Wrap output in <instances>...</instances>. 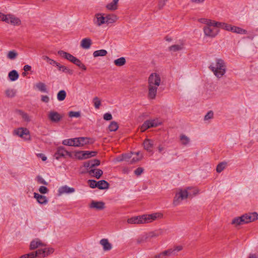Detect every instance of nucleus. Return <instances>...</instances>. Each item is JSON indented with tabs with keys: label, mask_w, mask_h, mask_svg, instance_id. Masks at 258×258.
Wrapping results in <instances>:
<instances>
[{
	"label": "nucleus",
	"mask_w": 258,
	"mask_h": 258,
	"mask_svg": "<svg viewBox=\"0 0 258 258\" xmlns=\"http://www.w3.org/2000/svg\"><path fill=\"white\" fill-rule=\"evenodd\" d=\"M163 214L160 213H154L151 214H144L141 216H135L127 219L128 224H141L151 223L158 219H161Z\"/></svg>",
	"instance_id": "obj_1"
},
{
	"label": "nucleus",
	"mask_w": 258,
	"mask_h": 258,
	"mask_svg": "<svg viewBox=\"0 0 258 258\" xmlns=\"http://www.w3.org/2000/svg\"><path fill=\"white\" fill-rule=\"evenodd\" d=\"M214 75L218 79L221 78L226 73V65L223 59L216 58L214 62L209 67Z\"/></svg>",
	"instance_id": "obj_2"
},
{
	"label": "nucleus",
	"mask_w": 258,
	"mask_h": 258,
	"mask_svg": "<svg viewBox=\"0 0 258 258\" xmlns=\"http://www.w3.org/2000/svg\"><path fill=\"white\" fill-rule=\"evenodd\" d=\"M161 124L158 119L147 120L145 121L140 127L142 132H145L150 127H156Z\"/></svg>",
	"instance_id": "obj_3"
},
{
	"label": "nucleus",
	"mask_w": 258,
	"mask_h": 258,
	"mask_svg": "<svg viewBox=\"0 0 258 258\" xmlns=\"http://www.w3.org/2000/svg\"><path fill=\"white\" fill-rule=\"evenodd\" d=\"M188 197V192L187 190H180L179 192L176 194L174 198L173 204L174 206H177L184 199H186Z\"/></svg>",
	"instance_id": "obj_4"
},
{
	"label": "nucleus",
	"mask_w": 258,
	"mask_h": 258,
	"mask_svg": "<svg viewBox=\"0 0 258 258\" xmlns=\"http://www.w3.org/2000/svg\"><path fill=\"white\" fill-rule=\"evenodd\" d=\"M204 34L210 37H215L219 33V30L213 25H206L204 28Z\"/></svg>",
	"instance_id": "obj_5"
},
{
	"label": "nucleus",
	"mask_w": 258,
	"mask_h": 258,
	"mask_svg": "<svg viewBox=\"0 0 258 258\" xmlns=\"http://www.w3.org/2000/svg\"><path fill=\"white\" fill-rule=\"evenodd\" d=\"M6 20L5 22L8 24H10L14 26H19L21 24V20L14 15L12 14H7L6 15Z\"/></svg>",
	"instance_id": "obj_6"
},
{
	"label": "nucleus",
	"mask_w": 258,
	"mask_h": 258,
	"mask_svg": "<svg viewBox=\"0 0 258 258\" xmlns=\"http://www.w3.org/2000/svg\"><path fill=\"white\" fill-rule=\"evenodd\" d=\"M148 83L154 86H159L161 83L159 75L156 73H152L149 77Z\"/></svg>",
	"instance_id": "obj_7"
},
{
	"label": "nucleus",
	"mask_w": 258,
	"mask_h": 258,
	"mask_svg": "<svg viewBox=\"0 0 258 258\" xmlns=\"http://www.w3.org/2000/svg\"><path fill=\"white\" fill-rule=\"evenodd\" d=\"M104 15V14L102 13H97L95 15L93 23L96 26L99 27L104 24H106L105 17Z\"/></svg>",
	"instance_id": "obj_8"
},
{
	"label": "nucleus",
	"mask_w": 258,
	"mask_h": 258,
	"mask_svg": "<svg viewBox=\"0 0 258 258\" xmlns=\"http://www.w3.org/2000/svg\"><path fill=\"white\" fill-rule=\"evenodd\" d=\"M244 224L248 223L258 219V214L256 212L245 214L242 216Z\"/></svg>",
	"instance_id": "obj_9"
},
{
	"label": "nucleus",
	"mask_w": 258,
	"mask_h": 258,
	"mask_svg": "<svg viewBox=\"0 0 258 258\" xmlns=\"http://www.w3.org/2000/svg\"><path fill=\"white\" fill-rule=\"evenodd\" d=\"M66 155L72 157L70 152L65 150L63 147L60 146L57 148V151L54 154V157L57 160H58L60 157H64Z\"/></svg>",
	"instance_id": "obj_10"
},
{
	"label": "nucleus",
	"mask_w": 258,
	"mask_h": 258,
	"mask_svg": "<svg viewBox=\"0 0 258 258\" xmlns=\"http://www.w3.org/2000/svg\"><path fill=\"white\" fill-rule=\"evenodd\" d=\"M14 133L22 138L29 139V131L26 128L21 127L14 131Z\"/></svg>",
	"instance_id": "obj_11"
},
{
	"label": "nucleus",
	"mask_w": 258,
	"mask_h": 258,
	"mask_svg": "<svg viewBox=\"0 0 258 258\" xmlns=\"http://www.w3.org/2000/svg\"><path fill=\"white\" fill-rule=\"evenodd\" d=\"M62 116L57 112L50 111L48 114V118L53 122H58L61 119Z\"/></svg>",
	"instance_id": "obj_12"
},
{
	"label": "nucleus",
	"mask_w": 258,
	"mask_h": 258,
	"mask_svg": "<svg viewBox=\"0 0 258 258\" xmlns=\"http://www.w3.org/2000/svg\"><path fill=\"white\" fill-rule=\"evenodd\" d=\"M158 86H154L152 84H148V98L150 99H154L155 98L157 94V90Z\"/></svg>",
	"instance_id": "obj_13"
},
{
	"label": "nucleus",
	"mask_w": 258,
	"mask_h": 258,
	"mask_svg": "<svg viewBox=\"0 0 258 258\" xmlns=\"http://www.w3.org/2000/svg\"><path fill=\"white\" fill-rule=\"evenodd\" d=\"M89 207L91 209H95L97 210H102L105 209V203L103 202H97L95 201H92Z\"/></svg>",
	"instance_id": "obj_14"
},
{
	"label": "nucleus",
	"mask_w": 258,
	"mask_h": 258,
	"mask_svg": "<svg viewBox=\"0 0 258 258\" xmlns=\"http://www.w3.org/2000/svg\"><path fill=\"white\" fill-rule=\"evenodd\" d=\"M92 44V41L91 38L89 37L83 39L80 43L81 47L85 49H88L90 48Z\"/></svg>",
	"instance_id": "obj_15"
},
{
	"label": "nucleus",
	"mask_w": 258,
	"mask_h": 258,
	"mask_svg": "<svg viewBox=\"0 0 258 258\" xmlns=\"http://www.w3.org/2000/svg\"><path fill=\"white\" fill-rule=\"evenodd\" d=\"M58 195H61L64 194H70L75 191V189L73 187H70L67 185L62 186L58 189Z\"/></svg>",
	"instance_id": "obj_16"
},
{
	"label": "nucleus",
	"mask_w": 258,
	"mask_h": 258,
	"mask_svg": "<svg viewBox=\"0 0 258 258\" xmlns=\"http://www.w3.org/2000/svg\"><path fill=\"white\" fill-rule=\"evenodd\" d=\"M58 54L62 56V57L67 59V60H69L71 62L73 63L74 62V60L76 58V57L74 56L71 54L68 53L67 52H65L62 50H59L58 51Z\"/></svg>",
	"instance_id": "obj_17"
},
{
	"label": "nucleus",
	"mask_w": 258,
	"mask_h": 258,
	"mask_svg": "<svg viewBox=\"0 0 258 258\" xmlns=\"http://www.w3.org/2000/svg\"><path fill=\"white\" fill-rule=\"evenodd\" d=\"M144 149L147 151L150 152L152 151L153 147V141L150 139H146L143 142Z\"/></svg>",
	"instance_id": "obj_18"
},
{
	"label": "nucleus",
	"mask_w": 258,
	"mask_h": 258,
	"mask_svg": "<svg viewBox=\"0 0 258 258\" xmlns=\"http://www.w3.org/2000/svg\"><path fill=\"white\" fill-rule=\"evenodd\" d=\"M34 197L40 204H46L48 202L47 198L45 196L39 195V194L35 192L34 194Z\"/></svg>",
	"instance_id": "obj_19"
},
{
	"label": "nucleus",
	"mask_w": 258,
	"mask_h": 258,
	"mask_svg": "<svg viewBox=\"0 0 258 258\" xmlns=\"http://www.w3.org/2000/svg\"><path fill=\"white\" fill-rule=\"evenodd\" d=\"M90 175L99 179L103 174V171L100 169H91L88 171Z\"/></svg>",
	"instance_id": "obj_20"
},
{
	"label": "nucleus",
	"mask_w": 258,
	"mask_h": 258,
	"mask_svg": "<svg viewBox=\"0 0 258 258\" xmlns=\"http://www.w3.org/2000/svg\"><path fill=\"white\" fill-rule=\"evenodd\" d=\"M44 244L39 240L36 239L32 241L30 245V249L31 250H34L39 247V246H43Z\"/></svg>",
	"instance_id": "obj_21"
},
{
	"label": "nucleus",
	"mask_w": 258,
	"mask_h": 258,
	"mask_svg": "<svg viewBox=\"0 0 258 258\" xmlns=\"http://www.w3.org/2000/svg\"><path fill=\"white\" fill-rule=\"evenodd\" d=\"M100 243L102 245L104 251H108L111 249L112 245L109 242L107 239H102L100 240Z\"/></svg>",
	"instance_id": "obj_22"
},
{
	"label": "nucleus",
	"mask_w": 258,
	"mask_h": 258,
	"mask_svg": "<svg viewBox=\"0 0 258 258\" xmlns=\"http://www.w3.org/2000/svg\"><path fill=\"white\" fill-rule=\"evenodd\" d=\"M118 19L116 15L111 14H108L105 16V22L106 24L113 23Z\"/></svg>",
	"instance_id": "obj_23"
},
{
	"label": "nucleus",
	"mask_w": 258,
	"mask_h": 258,
	"mask_svg": "<svg viewBox=\"0 0 258 258\" xmlns=\"http://www.w3.org/2000/svg\"><path fill=\"white\" fill-rule=\"evenodd\" d=\"M173 250H166L163 251L162 252L158 254L155 255L154 257L151 258H165L166 256H170Z\"/></svg>",
	"instance_id": "obj_24"
},
{
	"label": "nucleus",
	"mask_w": 258,
	"mask_h": 258,
	"mask_svg": "<svg viewBox=\"0 0 258 258\" xmlns=\"http://www.w3.org/2000/svg\"><path fill=\"white\" fill-rule=\"evenodd\" d=\"M36 88L40 92L48 93L46 85L42 82H38L35 85Z\"/></svg>",
	"instance_id": "obj_25"
},
{
	"label": "nucleus",
	"mask_w": 258,
	"mask_h": 258,
	"mask_svg": "<svg viewBox=\"0 0 258 258\" xmlns=\"http://www.w3.org/2000/svg\"><path fill=\"white\" fill-rule=\"evenodd\" d=\"M109 183L104 180L97 181V188L100 189H107L109 187Z\"/></svg>",
	"instance_id": "obj_26"
},
{
	"label": "nucleus",
	"mask_w": 258,
	"mask_h": 258,
	"mask_svg": "<svg viewBox=\"0 0 258 258\" xmlns=\"http://www.w3.org/2000/svg\"><path fill=\"white\" fill-rule=\"evenodd\" d=\"M147 233L148 234V237H149L150 239L151 238L157 237L160 235H161L163 234V231L162 229H159L158 230L151 231Z\"/></svg>",
	"instance_id": "obj_27"
},
{
	"label": "nucleus",
	"mask_w": 258,
	"mask_h": 258,
	"mask_svg": "<svg viewBox=\"0 0 258 258\" xmlns=\"http://www.w3.org/2000/svg\"><path fill=\"white\" fill-rule=\"evenodd\" d=\"M97 152L96 151H84L80 159H88L92 157H94L96 155Z\"/></svg>",
	"instance_id": "obj_28"
},
{
	"label": "nucleus",
	"mask_w": 258,
	"mask_h": 258,
	"mask_svg": "<svg viewBox=\"0 0 258 258\" xmlns=\"http://www.w3.org/2000/svg\"><path fill=\"white\" fill-rule=\"evenodd\" d=\"M150 240L149 237H148V233H145L137 239V242L138 244H141L144 242H146Z\"/></svg>",
	"instance_id": "obj_29"
},
{
	"label": "nucleus",
	"mask_w": 258,
	"mask_h": 258,
	"mask_svg": "<svg viewBox=\"0 0 258 258\" xmlns=\"http://www.w3.org/2000/svg\"><path fill=\"white\" fill-rule=\"evenodd\" d=\"M133 155V153L122 154L121 158L118 159L117 160L118 161H125L130 163L131 159Z\"/></svg>",
	"instance_id": "obj_30"
},
{
	"label": "nucleus",
	"mask_w": 258,
	"mask_h": 258,
	"mask_svg": "<svg viewBox=\"0 0 258 258\" xmlns=\"http://www.w3.org/2000/svg\"><path fill=\"white\" fill-rule=\"evenodd\" d=\"M232 32H234L237 34H246V30L243 29L240 27L232 26L231 31Z\"/></svg>",
	"instance_id": "obj_31"
},
{
	"label": "nucleus",
	"mask_w": 258,
	"mask_h": 258,
	"mask_svg": "<svg viewBox=\"0 0 258 258\" xmlns=\"http://www.w3.org/2000/svg\"><path fill=\"white\" fill-rule=\"evenodd\" d=\"M56 66L57 67L58 70L60 71L68 73L70 75H72L73 74V70L69 69L66 66L60 65L59 63L57 64Z\"/></svg>",
	"instance_id": "obj_32"
},
{
	"label": "nucleus",
	"mask_w": 258,
	"mask_h": 258,
	"mask_svg": "<svg viewBox=\"0 0 258 258\" xmlns=\"http://www.w3.org/2000/svg\"><path fill=\"white\" fill-rule=\"evenodd\" d=\"M8 76L11 81H15L18 79L19 74L16 70H13L9 73Z\"/></svg>",
	"instance_id": "obj_33"
},
{
	"label": "nucleus",
	"mask_w": 258,
	"mask_h": 258,
	"mask_svg": "<svg viewBox=\"0 0 258 258\" xmlns=\"http://www.w3.org/2000/svg\"><path fill=\"white\" fill-rule=\"evenodd\" d=\"M107 54V51L105 49H100L95 51L93 55L94 57H97L98 56H106Z\"/></svg>",
	"instance_id": "obj_34"
},
{
	"label": "nucleus",
	"mask_w": 258,
	"mask_h": 258,
	"mask_svg": "<svg viewBox=\"0 0 258 258\" xmlns=\"http://www.w3.org/2000/svg\"><path fill=\"white\" fill-rule=\"evenodd\" d=\"M126 63L125 58L124 57H121L114 60V63L116 66L121 67Z\"/></svg>",
	"instance_id": "obj_35"
},
{
	"label": "nucleus",
	"mask_w": 258,
	"mask_h": 258,
	"mask_svg": "<svg viewBox=\"0 0 258 258\" xmlns=\"http://www.w3.org/2000/svg\"><path fill=\"white\" fill-rule=\"evenodd\" d=\"M81 146H83L89 144H93L94 141L89 138L80 137Z\"/></svg>",
	"instance_id": "obj_36"
},
{
	"label": "nucleus",
	"mask_w": 258,
	"mask_h": 258,
	"mask_svg": "<svg viewBox=\"0 0 258 258\" xmlns=\"http://www.w3.org/2000/svg\"><path fill=\"white\" fill-rule=\"evenodd\" d=\"M106 8L109 11H114L118 9V4L113 1L106 6Z\"/></svg>",
	"instance_id": "obj_37"
},
{
	"label": "nucleus",
	"mask_w": 258,
	"mask_h": 258,
	"mask_svg": "<svg viewBox=\"0 0 258 258\" xmlns=\"http://www.w3.org/2000/svg\"><path fill=\"white\" fill-rule=\"evenodd\" d=\"M73 63L76 64V66H78L80 69H82L83 70L86 71L87 69L86 66L81 61L80 59H79L77 57L75 59V60H74V62H73Z\"/></svg>",
	"instance_id": "obj_38"
},
{
	"label": "nucleus",
	"mask_w": 258,
	"mask_h": 258,
	"mask_svg": "<svg viewBox=\"0 0 258 258\" xmlns=\"http://www.w3.org/2000/svg\"><path fill=\"white\" fill-rule=\"evenodd\" d=\"M139 156V153H136V154H134V155L132 156L131 161H130V164H134L137 162H138L139 160H141L142 158V156L140 157Z\"/></svg>",
	"instance_id": "obj_39"
},
{
	"label": "nucleus",
	"mask_w": 258,
	"mask_h": 258,
	"mask_svg": "<svg viewBox=\"0 0 258 258\" xmlns=\"http://www.w3.org/2000/svg\"><path fill=\"white\" fill-rule=\"evenodd\" d=\"M183 48V44H175L169 47V49L170 51L175 52L180 50Z\"/></svg>",
	"instance_id": "obj_40"
},
{
	"label": "nucleus",
	"mask_w": 258,
	"mask_h": 258,
	"mask_svg": "<svg viewBox=\"0 0 258 258\" xmlns=\"http://www.w3.org/2000/svg\"><path fill=\"white\" fill-rule=\"evenodd\" d=\"M232 224L236 225H239L244 224V220L242 218V216L234 218L232 221Z\"/></svg>",
	"instance_id": "obj_41"
},
{
	"label": "nucleus",
	"mask_w": 258,
	"mask_h": 258,
	"mask_svg": "<svg viewBox=\"0 0 258 258\" xmlns=\"http://www.w3.org/2000/svg\"><path fill=\"white\" fill-rule=\"evenodd\" d=\"M66 97V92L64 90H61L57 94V98L59 101H63Z\"/></svg>",
	"instance_id": "obj_42"
},
{
	"label": "nucleus",
	"mask_w": 258,
	"mask_h": 258,
	"mask_svg": "<svg viewBox=\"0 0 258 258\" xmlns=\"http://www.w3.org/2000/svg\"><path fill=\"white\" fill-rule=\"evenodd\" d=\"M118 128V125L117 123L115 121L111 122L110 124L108 126V128L111 132L116 131Z\"/></svg>",
	"instance_id": "obj_43"
},
{
	"label": "nucleus",
	"mask_w": 258,
	"mask_h": 258,
	"mask_svg": "<svg viewBox=\"0 0 258 258\" xmlns=\"http://www.w3.org/2000/svg\"><path fill=\"white\" fill-rule=\"evenodd\" d=\"M226 163L221 162L218 164L216 168V171L218 173L221 172L226 167Z\"/></svg>",
	"instance_id": "obj_44"
},
{
	"label": "nucleus",
	"mask_w": 258,
	"mask_h": 258,
	"mask_svg": "<svg viewBox=\"0 0 258 258\" xmlns=\"http://www.w3.org/2000/svg\"><path fill=\"white\" fill-rule=\"evenodd\" d=\"M180 140L183 145H186L189 142V139L184 135H181L180 136Z\"/></svg>",
	"instance_id": "obj_45"
},
{
	"label": "nucleus",
	"mask_w": 258,
	"mask_h": 258,
	"mask_svg": "<svg viewBox=\"0 0 258 258\" xmlns=\"http://www.w3.org/2000/svg\"><path fill=\"white\" fill-rule=\"evenodd\" d=\"M17 56L18 53L15 50L10 51L7 54V57L10 59H14Z\"/></svg>",
	"instance_id": "obj_46"
},
{
	"label": "nucleus",
	"mask_w": 258,
	"mask_h": 258,
	"mask_svg": "<svg viewBox=\"0 0 258 258\" xmlns=\"http://www.w3.org/2000/svg\"><path fill=\"white\" fill-rule=\"evenodd\" d=\"M6 95L8 97L12 98L16 95V91L14 89H7L5 92Z\"/></svg>",
	"instance_id": "obj_47"
},
{
	"label": "nucleus",
	"mask_w": 258,
	"mask_h": 258,
	"mask_svg": "<svg viewBox=\"0 0 258 258\" xmlns=\"http://www.w3.org/2000/svg\"><path fill=\"white\" fill-rule=\"evenodd\" d=\"M74 139H66L62 141V144L65 146H74Z\"/></svg>",
	"instance_id": "obj_48"
},
{
	"label": "nucleus",
	"mask_w": 258,
	"mask_h": 258,
	"mask_svg": "<svg viewBox=\"0 0 258 258\" xmlns=\"http://www.w3.org/2000/svg\"><path fill=\"white\" fill-rule=\"evenodd\" d=\"M213 21H214L205 18H201L199 20V22L201 23L205 24L206 25H213Z\"/></svg>",
	"instance_id": "obj_49"
},
{
	"label": "nucleus",
	"mask_w": 258,
	"mask_h": 258,
	"mask_svg": "<svg viewBox=\"0 0 258 258\" xmlns=\"http://www.w3.org/2000/svg\"><path fill=\"white\" fill-rule=\"evenodd\" d=\"M42 58L46 60L48 63H49L50 64H51V65H55L56 66H57V64L58 63V62H57L56 61H55V60L49 58L48 56H42Z\"/></svg>",
	"instance_id": "obj_50"
},
{
	"label": "nucleus",
	"mask_w": 258,
	"mask_h": 258,
	"mask_svg": "<svg viewBox=\"0 0 258 258\" xmlns=\"http://www.w3.org/2000/svg\"><path fill=\"white\" fill-rule=\"evenodd\" d=\"M44 253L45 250H44V248L38 249L37 250L34 252V253L36 255V257L40 256L44 257Z\"/></svg>",
	"instance_id": "obj_51"
},
{
	"label": "nucleus",
	"mask_w": 258,
	"mask_h": 258,
	"mask_svg": "<svg viewBox=\"0 0 258 258\" xmlns=\"http://www.w3.org/2000/svg\"><path fill=\"white\" fill-rule=\"evenodd\" d=\"M225 24H226L225 23L219 22H216V21H214L213 22V27H215L218 29L219 28L223 29Z\"/></svg>",
	"instance_id": "obj_52"
},
{
	"label": "nucleus",
	"mask_w": 258,
	"mask_h": 258,
	"mask_svg": "<svg viewBox=\"0 0 258 258\" xmlns=\"http://www.w3.org/2000/svg\"><path fill=\"white\" fill-rule=\"evenodd\" d=\"M93 101L95 107L97 109H98L101 105V101L99 98L97 97H95L94 98Z\"/></svg>",
	"instance_id": "obj_53"
},
{
	"label": "nucleus",
	"mask_w": 258,
	"mask_h": 258,
	"mask_svg": "<svg viewBox=\"0 0 258 258\" xmlns=\"http://www.w3.org/2000/svg\"><path fill=\"white\" fill-rule=\"evenodd\" d=\"M81 116L80 112L79 111H70L69 112V116L70 117H79Z\"/></svg>",
	"instance_id": "obj_54"
},
{
	"label": "nucleus",
	"mask_w": 258,
	"mask_h": 258,
	"mask_svg": "<svg viewBox=\"0 0 258 258\" xmlns=\"http://www.w3.org/2000/svg\"><path fill=\"white\" fill-rule=\"evenodd\" d=\"M88 183L90 187L94 188L97 187V181L93 179H89L88 180Z\"/></svg>",
	"instance_id": "obj_55"
},
{
	"label": "nucleus",
	"mask_w": 258,
	"mask_h": 258,
	"mask_svg": "<svg viewBox=\"0 0 258 258\" xmlns=\"http://www.w3.org/2000/svg\"><path fill=\"white\" fill-rule=\"evenodd\" d=\"M44 250H45L44 257L52 253L54 251V249L52 248L49 247L44 248Z\"/></svg>",
	"instance_id": "obj_56"
},
{
	"label": "nucleus",
	"mask_w": 258,
	"mask_h": 258,
	"mask_svg": "<svg viewBox=\"0 0 258 258\" xmlns=\"http://www.w3.org/2000/svg\"><path fill=\"white\" fill-rule=\"evenodd\" d=\"M36 257L35 254L34 253V252H31L27 254H25L22 255L20 257V258H35Z\"/></svg>",
	"instance_id": "obj_57"
},
{
	"label": "nucleus",
	"mask_w": 258,
	"mask_h": 258,
	"mask_svg": "<svg viewBox=\"0 0 258 258\" xmlns=\"http://www.w3.org/2000/svg\"><path fill=\"white\" fill-rule=\"evenodd\" d=\"M182 249V246L181 245H178L174 247V248H170L168 249V250H173V252L171 253L172 254H175L176 252L179 251Z\"/></svg>",
	"instance_id": "obj_58"
},
{
	"label": "nucleus",
	"mask_w": 258,
	"mask_h": 258,
	"mask_svg": "<svg viewBox=\"0 0 258 258\" xmlns=\"http://www.w3.org/2000/svg\"><path fill=\"white\" fill-rule=\"evenodd\" d=\"M214 113L212 111H209L204 117L205 120H209L213 118Z\"/></svg>",
	"instance_id": "obj_59"
},
{
	"label": "nucleus",
	"mask_w": 258,
	"mask_h": 258,
	"mask_svg": "<svg viewBox=\"0 0 258 258\" xmlns=\"http://www.w3.org/2000/svg\"><path fill=\"white\" fill-rule=\"evenodd\" d=\"M20 112H21V114L22 115V117L23 119L24 120H25V121H26L27 122L30 121V117H29V115H28L27 113H25V112H22V111H20Z\"/></svg>",
	"instance_id": "obj_60"
},
{
	"label": "nucleus",
	"mask_w": 258,
	"mask_h": 258,
	"mask_svg": "<svg viewBox=\"0 0 258 258\" xmlns=\"http://www.w3.org/2000/svg\"><path fill=\"white\" fill-rule=\"evenodd\" d=\"M37 181L38 183L43 184L44 185H47L48 183L40 176H37Z\"/></svg>",
	"instance_id": "obj_61"
},
{
	"label": "nucleus",
	"mask_w": 258,
	"mask_h": 258,
	"mask_svg": "<svg viewBox=\"0 0 258 258\" xmlns=\"http://www.w3.org/2000/svg\"><path fill=\"white\" fill-rule=\"evenodd\" d=\"M39 191L41 194H45L48 192V188L44 186H41L39 188Z\"/></svg>",
	"instance_id": "obj_62"
},
{
	"label": "nucleus",
	"mask_w": 258,
	"mask_h": 258,
	"mask_svg": "<svg viewBox=\"0 0 258 258\" xmlns=\"http://www.w3.org/2000/svg\"><path fill=\"white\" fill-rule=\"evenodd\" d=\"M143 168L141 167H138L135 170L134 173L136 175L139 176L140 175L143 173Z\"/></svg>",
	"instance_id": "obj_63"
},
{
	"label": "nucleus",
	"mask_w": 258,
	"mask_h": 258,
	"mask_svg": "<svg viewBox=\"0 0 258 258\" xmlns=\"http://www.w3.org/2000/svg\"><path fill=\"white\" fill-rule=\"evenodd\" d=\"M104 119L106 120H110L112 118V115L109 113H106L103 115Z\"/></svg>",
	"instance_id": "obj_64"
}]
</instances>
